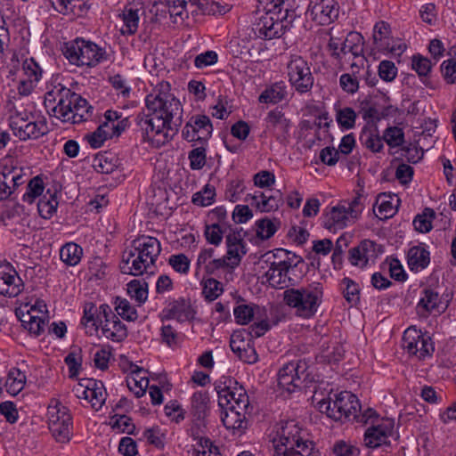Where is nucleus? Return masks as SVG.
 Listing matches in <instances>:
<instances>
[{
  "label": "nucleus",
  "mask_w": 456,
  "mask_h": 456,
  "mask_svg": "<svg viewBox=\"0 0 456 456\" xmlns=\"http://www.w3.org/2000/svg\"><path fill=\"white\" fill-rule=\"evenodd\" d=\"M209 396L207 392H195L191 400V411L197 419H204L209 411Z\"/></svg>",
  "instance_id": "obj_37"
},
{
  "label": "nucleus",
  "mask_w": 456,
  "mask_h": 456,
  "mask_svg": "<svg viewBox=\"0 0 456 456\" xmlns=\"http://www.w3.org/2000/svg\"><path fill=\"white\" fill-rule=\"evenodd\" d=\"M26 384V375L17 368H12L7 374L5 380L6 391L11 395H18L24 388Z\"/></svg>",
  "instance_id": "obj_38"
},
{
  "label": "nucleus",
  "mask_w": 456,
  "mask_h": 456,
  "mask_svg": "<svg viewBox=\"0 0 456 456\" xmlns=\"http://www.w3.org/2000/svg\"><path fill=\"white\" fill-rule=\"evenodd\" d=\"M44 189L43 179L39 175L33 177L27 185V191L22 196V200L32 204L43 193Z\"/></svg>",
  "instance_id": "obj_50"
},
{
  "label": "nucleus",
  "mask_w": 456,
  "mask_h": 456,
  "mask_svg": "<svg viewBox=\"0 0 456 456\" xmlns=\"http://www.w3.org/2000/svg\"><path fill=\"white\" fill-rule=\"evenodd\" d=\"M383 139L391 148L400 147L404 142L403 130L398 126H388L383 132Z\"/></svg>",
  "instance_id": "obj_59"
},
{
  "label": "nucleus",
  "mask_w": 456,
  "mask_h": 456,
  "mask_svg": "<svg viewBox=\"0 0 456 456\" xmlns=\"http://www.w3.org/2000/svg\"><path fill=\"white\" fill-rule=\"evenodd\" d=\"M218 405L220 408H233L238 410H248L249 398L242 387H235L232 389L224 387L217 391Z\"/></svg>",
  "instance_id": "obj_26"
},
{
  "label": "nucleus",
  "mask_w": 456,
  "mask_h": 456,
  "mask_svg": "<svg viewBox=\"0 0 456 456\" xmlns=\"http://www.w3.org/2000/svg\"><path fill=\"white\" fill-rule=\"evenodd\" d=\"M307 364L305 361L290 362L285 364L278 374V385L281 388L289 393H292L296 388L302 386L303 381L307 377L305 371Z\"/></svg>",
  "instance_id": "obj_14"
},
{
  "label": "nucleus",
  "mask_w": 456,
  "mask_h": 456,
  "mask_svg": "<svg viewBox=\"0 0 456 456\" xmlns=\"http://www.w3.org/2000/svg\"><path fill=\"white\" fill-rule=\"evenodd\" d=\"M224 412L222 413L221 419L227 429L233 431H242L246 428V414L248 410H238L233 408H222Z\"/></svg>",
  "instance_id": "obj_31"
},
{
  "label": "nucleus",
  "mask_w": 456,
  "mask_h": 456,
  "mask_svg": "<svg viewBox=\"0 0 456 456\" xmlns=\"http://www.w3.org/2000/svg\"><path fill=\"white\" fill-rule=\"evenodd\" d=\"M360 142L373 153L380 152L383 148V136H380L376 131L363 130L360 135Z\"/></svg>",
  "instance_id": "obj_42"
},
{
  "label": "nucleus",
  "mask_w": 456,
  "mask_h": 456,
  "mask_svg": "<svg viewBox=\"0 0 456 456\" xmlns=\"http://www.w3.org/2000/svg\"><path fill=\"white\" fill-rule=\"evenodd\" d=\"M72 101L70 100L69 113L61 114L59 118L62 123L79 124L91 118L94 108L79 94L72 90Z\"/></svg>",
  "instance_id": "obj_21"
},
{
  "label": "nucleus",
  "mask_w": 456,
  "mask_h": 456,
  "mask_svg": "<svg viewBox=\"0 0 456 456\" xmlns=\"http://www.w3.org/2000/svg\"><path fill=\"white\" fill-rule=\"evenodd\" d=\"M134 93L132 91L128 80L119 74H116V97L126 100V104H132Z\"/></svg>",
  "instance_id": "obj_54"
},
{
  "label": "nucleus",
  "mask_w": 456,
  "mask_h": 456,
  "mask_svg": "<svg viewBox=\"0 0 456 456\" xmlns=\"http://www.w3.org/2000/svg\"><path fill=\"white\" fill-rule=\"evenodd\" d=\"M240 257L236 256H230L228 252L221 258L213 259L207 266V273L214 274L219 269H234L240 264Z\"/></svg>",
  "instance_id": "obj_44"
},
{
  "label": "nucleus",
  "mask_w": 456,
  "mask_h": 456,
  "mask_svg": "<svg viewBox=\"0 0 456 456\" xmlns=\"http://www.w3.org/2000/svg\"><path fill=\"white\" fill-rule=\"evenodd\" d=\"M266 130L271 133L277 141L283 143L286 142L289 137V128L291 122L285 117V114L274 109L267 113L265 118Z\"/></svg>",
  "instance_id": "obj_25"
},
{
  "label": "nucleus",
  "mask_w": 456,
  "mask_h": 456,
  "mask_svg": "<svg viewBox=\"0 0 456 456\" xmlns=\"http://www.w3.org/2000/svg\"><path fill=\"white\" fill-rule=\"evenodd\" d=\"M230 226L224 224H206L204 235L207 241L215 246H219L223 240L224 235L228 232Z\"/></svg>",
  "instance_id": "obj_46"
},
{
  "label": "nucleus",
  "mask_w": 456,
  "mask_h": 456,
  "mask_svg": "<svg viewBox=\"0 0 456 456\" xmlns=\"http://www.w3.org/2000/svg\"><path fill=\"white\" fill-rule=\"evenodd\" d=\"M341 290L350 305H356L360 301L359 285L352 279L346 277L341 281Z\"/></svg>",
  "instance_id": "obj_47"
},
{
  "label": "nucleus",
  "mask_w": 456,
  "mask_h": 456,
  "mask_svg": "<svg viewBox=\"0 0 456 456\" xmlns=\"http://www.w3.org/2000/svg\"><path fill=\"white\" fill-rule=\"evenodd\" d=\"M432 67L433 63L431 61L419 53L414 54L411 58V68L420 77H428L432 70Z\"/></svg>",
  "instance_id": "obj_63"
},
{
  "label": "nucleus",
  "mask_w": 456,
  "mask_h": 456,
  "mask_svg": "<svg viewBox=\"0 0 456 456\" xmlns=\"http://www.w3.org/2000/svg\"><path fill=\"white\" fill-rule=\"evenodd\" d=\"M322 224L330 231L343 229L347 225L351 216L344 205H337L325 211L322 215Z\"/></svg>",
  "instance_id": "obj_28"
},
{
  "label": "nucleus",
  "mask_w": 456,
  "mask_h": 456,
  "mask_svg": "<svg viewBox=\"0 0 456 456\" xmlns=\"http://www.w3.org/2000/svg\"><path fill=\"white\" fill-rule=\"evenodd\" d=\"M55 11L63 14L83 16L88 10L85 0H49Z\"/></svg>",
  "instance_id": "obj_32"
},
{
  "label": "nucleus",
  "mask_w": 456,
  "mask_h": 456,
  "mask_svg": "<svg viewBox=\"0 0 456 456\" xmlns=\"http://www.w3.org/2000/svg\"><path fill=\"white\" fill-rule=\"evenodd\" d=\"M225 242L228 255L232 256H236L241 260L247 254L242 228H232L231 225L230 228H228V232L225 233Z\"/></svg>",
  "instance_id": "obj_29"
},
{
  "label": "nucleus",
  "mask_w": 456,
  "mask_h": 456,
  "mask_svg": "<svg viewBox=\"0 0 456 456\" xmlns=\"http://www.w3.org/2000/svg\"><path fill=\"white\" fill-rule=\"evenodd\" d=\"M83 249L74 242H69L61 247L60 250V258L67 265L75 266L80 260Z\"/></svg>",
  "instance_id": "obj_40"
},
{
  "label": "nucleus",
  "mask_w": 456,
  "mask_h": 456,
  "mask_svg": "<svg viewBox=\"0 0 456 456\" xmlns=\"http://www.w3.org/2000/svg\"><path fill=\"white\" fill-rule=\"evenodd\" d=\"M64 56L71 64L94 67L105 59V52L94 42L77 37L65 44Z\"/></svg>",
  "instance_id": "obj_7"
},
{
  "label": "nucleus",
  "mask_w": 456,
  "mask_h": 456,
  "mask_svg": "<svg viewBox=\"0 0 456 456\" xmlns=\"http://www.w3.org/2000/svg\"><path fill=\"white\" fill-rule=\"evenodd\" d=\"M430 262V254L421 245L411 247L407 255V263L411 271L419 272L426 268Z\"/></svg>",
  "instance_id": "obj_33"
},
{
  "label": "nucleus",
  "mask_w": 456,
  "mask_h": 456,
  "mask_svg": "<svg viewBox=\"0 0 456 456\" xmlns=\"http://www.w3.org/2000/svg\"><path fill=\"white\" fill-rule=\"evenodd\" d=\"M168 7V12L174 18V22H177L178 19L183 20L185 8L187 4L201 11L204 14L225 13V6H222L219 3L209 0H166Z\"/></svg>",
  "instance_id": "obj_12"
},
{
  "label": "nucleus",
  "mask_w": 456,
  "mask_h": 456,
  "mask_svg": "<svg viewBox=\"0 0 456 456\" xmlns=\"http://www.w3.org/2000/svg\"><path fill=\"white\" fill-rule=\"evenodd\" d=\"M118 18L121 20L122 25L119 31L122 35H134L138 29L139 15L138 10L126 6Z\"/></svg>",
  "instance_id": "obj_34"
},
{
  "label": "nucleus",
  "mask_w": 456,
  "mask_h": 456,
  "mask_svg": "<svg viewBox=\"0 0 456 456\" xmlns=\"http://www.w3.org/2000/svg\"><path fill=\"white\" fill-rule=\"evenodd\" d=\"M215 196V187L206 184L201 191L193 194L191 202L197 206L207 207L214 202Z\"/></svg>",
  "instance_id": "obj_60"
},
{
  "label": "nucleus",
  "mask_w": 456,
  "mask_h": 456,
  "mask_svg": "<svg viewBox=\"0 0 456 456\" xmlns=\"http://www.w3.org/2000/svg\"><path fill=\"white\" fill-rule=\"evenodd\" d=\"M21 324L31 335L37 337L45 330V320L39 316L32 315L30 313L23 314Z\"/></svg>",
  "instance_id": "obj_49"
},
{
  "label": "nucleus",
  "mask_w": 456,
  "mask_h": 456,
  "mask_svg": "<svg viewBox=\"0 0 456 456\" xmlns=\"http://www.w3.org/2000/svg\"><path fill=\"white\" fill-rule=\"evenodd\" d=\"M323 295L321 283H312L301 289H288L283 293L287 305L296 309V314L303 318L315 314Z\"/></svg>",
  "instance_id": "obj_5"
},
{
  "label": "nucleus",
  "mask_w": 456,
  "mask_h": 456,
  "mask_svg": "<svg viewBox=\"0 0 456 456\" xmlns=\"http://www.w3.org/2000/svg\"><path fill=\"white\" fill-rule=\"evenodd\" d=\"M24 289V283L10 263L0 264V295L17 297Z\"/></svg>",
  "instance_id": "obj_19"
},
{
  "label": "nucleus",
  "mask_w": 456,
  "mask_h": 456,
  "mask_svg": "<svg viewBox=\"0 0 456 456\" xmlns=\"http://www.w3.org/2000/svg\"><path fill=\"white\" fill-rule=\"evenodd\" d=\"M306 14L317 25L327 26L338 19L339 5L336 0H312Z\"/></svg>",
  "instance_id": "obj_17"
},
{
  "label": "nucleus",
  "mask_w": 456,
  "mask_h": 456,
  "mask_svg": "<svg viewBox=\"0 0 456 456\" xmlns=\"http://www.w3.org/2000/svg\"><path fill=\"white\" fill-rule=\"evenodd\" d=\"M357 114L351 107L339 109L336 112V120L338 126L344 130H350L354 127Z\"/></svg>",
  "instance_id": "obj_51"
},
{
  "label": "nucleus",
  "mask_w": 456,
  "mask_h": 456,
  "mask_svg": "<svg viewBox=\"0 0 456 456\" xmlns=\"http://www.w3.org/2000/svg\"><path fill=\"white\" fill-rule=\"evenodd\" d=\"M194 311L191 308L190 299L179 297L170 301L159 314L161 322L175 319L183 322L193 319Z\"/></svg>",
  "instance_id": "obj_23"
},
{
  "label": "nucleus",
  "mask_w": 456,
  "mask_h": 456,
  "mask_svg": "<svg viewBox=\"0 0 456 456\" xmlns=\"http://www.w3.org/2000/svg\"><path fill=\"white\" fill-rule=\"evenodd\" d=\"M104 118L105 120L101 123L94 132L85 136L88 144L94 149L100 148L106 140L111 138L114 134V118H112L111 110H108L104 113Z\"/></svg>",
  "instance_id": "obj_27"
},
{
  "label": "nucleus",
  "mask_w": 456,
  "mask_h": 456,
  "mask_svg": "<svg viewBox=\"0 0 456 456\" xmlns=\"http://www.w3.org/2000/svg\"><path fill=\"white\" fill-rule=\"evenodd\" d=\"M255 305L241 304L234 307L233 315L238 324L245 325L252 321L255 316V310H259Z\"/></svg>",
  "instance_id": "obj_53"
},
{
  "label": "nucleus",
  "mask_w": 456,
  "mask_h": 456,
  "mask_svg": "<svg viewBox=\"0 0 456 456\" xmlns=\"http://www.w3.org/2000/svg\"><path fill=\"white\" fill-rule=\"evenodd\" d=\"M126 292L141 306L148 298V283L144 280H132L126 284Z\"/></svg>",
  "instance_id": "obj_39"
},
{
  "label": "nucleus",
  "mask_w": 456,
  "mask_h": 456,
  "mask_svg": "<svg viewBox=\"0 0 456 456\" xmlns=\"http://www.w3.org/2000/svg\"><path fill=\"white\" fill-rule=\"evenodd\" d=\"M287 77L290 86L300 94L311 92L314 77L308 61L300 55L291 54L286 64Z\"/></svg>",
  "instance_id": "obj_9"
},
{
  "label": "nucleus",
  "mask_w": 456,
  "mask_h": 456,
  "mask_svg": "<svg viewBox=\"0 0 456 456\" xmlns=\"http://www.w3.org/2000/svg\"><path fill=\"white\" fill-rule=\"evenodd\" d=\"M116 313L127 322H134L138 318L134 306L128 300L119 297H116Z\"/></svg>",
  "instance_id": "obj_56"
},
{
  "label": "nucleus",
  "mask_w": 456,
  "mask_h": 456,
  "mask_svg": "<svg viewBox=\"0 0 456 456\" xmlns=\"http://www.w3.org/2000/svg\"><path fill=\"white\" fill-rule=\"evenodd\" d=\"M82 399L86 400L94 410H100L106 400V390L103 383L87 391V394Z\"/></svg>",
  "instance_id": "obj_58"
},
{
  "label": "nucleus",
  "mask_w": 456,
  "mask_h": 456,
  "mask_svg": "<svg viewBox=\"0 0 456 456\" xmlns=\"http://www.w3.org/2000/svg\"><path fill=\"white\" fill-rule=\"evenodd\" d=\"M223 292V284L219 281L214 278H208L204 281L202 293L206 300L212 302L221 296Z\"/></svg>",
  "instance_id": "obj_57"
},
{
  "label": "nucleus",
  "mask_w": 456,
  "mask_h": 456,
  "mask_svg": "<svg viewBox=\"0 0 456 456\" xmlns=\"http://www.w3.org/2000/svg\"><path fill=\"white\" fill-rule=\"evenodd\" d=\"M48 428L56 441L64 443L70 438L73 421L68 407L52 399L47 407Z\"/></svg>",
  "instance_id": "obj_8"
},
{
  "label": "nucleus",
  "mask_w": 456,
  "mask_h": 456,
  "mask_svg": "<svg viewBox=\"0 0 456 456\" xmlns=\"http://www.w3.org/2000/svg\"><path fill=\"white\" fill-rule=\"evenodd\" d=\"M270 264L265 273L267 282L275 289H284L296 284V279L290 275L293 268L303 263V259L284 249H278L266 260Z\"/></svg>",
  "instance_id": "obj_3"
},
{
  "label": "nucleus",
  "mask_w": 456,
  "mask_h": 456,
  "mask_svg": "<svg viewBox=\"0 0 456 456\" xmlns=\"http://www.w3.org/2000/svg\"><path fill=\"white\" fill-rule=\"evenodd\" d=\"M394 421L382 419L378 425L369 428L364 434V444L369 448H378L389 444V437L393 436Z\"/></svg>",
  "instance_id": "obj_22"
},
{
  "label": "nucleus",
  "mask_w": 456,
  "mask_h": 456,
  "mask_svg": "<svg viewBox=\"0 0 456 456\" xmlns=\"http://www.w3.org/2000/svg\"><path fill=\"white\" fill-rule=\"evenodd\" d=\"M146 373L147 370L143 369V371L136 370L126 378V387L137 398L142 396L149 387V378Z\"/></svg>",
  "instance_id": "obj_35"
},
{
  "label": "nucleus",
  "mask_w": 456,
  "mask_h": 456,
  "mask_svg": "<svg viewBox=\"0 0 456 456\" xmlns=\"http://www.w3.org/2000/svg\"><path fill=\"white\" fill-rule=\"evenodd\" d=\"M321 412L335 421L354 420L361 411V404L355 395L348 391L340 393L330 392L328 398L317 403Z\"/></svg>",
  "instance_id": "obj_4"
},
{
  "label": "nucleus",
  "mask_w": 456,
  "mask_h": 456,
  "mask_svg": "<svg viewBox=\"0 0 456 456\" xmlns=\"http://www.w3.org/2000/svg\"><path fill=\"white\" fill-rule=\"evenodd\" d=\"M59 200L57 192L53 193L47 190L46 193L39 200L37 210L41 217L50 219L57 211Z\"/></svg>",
  "instance_id": "obj_36"
},
{
  "label": "nucleus",
  "mask_w": 456,
  "mask_h": 456,
  "mask_svg": "<svg viewBox=\"0 0 456 456\" xmlns=\"http://www.w3.org/2000/svg\"><path fill=\"white\" fill-rule=\"evenodd\" d=\"M313 450V444H297V447L276 448L273 456H309Z\"/></svg>",
  "instance_id": "obj_61"
},
{
  "label": "nucleus",
  "mask_w": 456,
  "mask_h": 456,
  "mask_svg": "<svg viewBox=\"0 0 456 456\" xmlns=\"http://www.w3.org/2000/svg\"><path fill=\"white\" fill-rule=\"evenodd\" d=\"M280 225L281 221L279 219L262 218L256 223V235L262 240H268L274 235Z\"/></svg>",
  "instance_id": "obj_43"
},
{
  "label": "nucleus",
  "mask_w": 456,
  "mask_h": 456,
  "mask_svg": "<svg viewBox=\"0 0 456 456\" xmlns=\"http://www.w3.org/2000/svg\"><path fill=\"white\" fill-rule=\"evenodd\" d=\"M252 31L258 38L271 40L281 37L285 32V28L282 21L265 13L253 24Z\"/></svg>",
  "instance_id": "obj_24"
},
{
  "label": "nucleus",
  "mask_w": 456,
  "mask_h": 456,
  "mask_svg": "<svg viewBox=\"0 0 456 456\" xmlns=\"http://www.w3.org/2000/svg\"><path fill=\"white\" fill-rule=\"evenodd\" d=\"M288 87L284 81L267 86L260 94L258 102L266 104H277L287 98Z\"/></svg>",
  "instance_id": "obj_30"
},
{
  "label": "nucleus",
  "mask_w": 456,
  "mask_h": 456,
  "mask_svg": "<svg viewBox=\"0 0 456 456\" xmlns=\"http://www.w3.org/2000/svg\"><path fill=\"white\" fill-rule=\"evenodd\" d=\"M403 346L411 354L423 359L434 352V346L429 336L423 334L415 327L408 328L403 336Z\"/></svg>",
  "instance_id": "obj_15"
},
{
  "label": "nucleus",
  "mask_w": 456,
  "mask_h": 456,
  "mask_svg": "<svg viewBox=\"0 0 456 456\" xmlns=\"http://www.w3.org/2000/svg\"><path fill=\"white\" fill-rule=\"evenodd\" d=\"M213 133V125L207 115H193L182 130V136L187 142L206 143Z\"/></svg>",
  "instance_id": "obj_16"
},
{
  "label": "nucleus",
  "mask_w": 456,
  "mask_h": 456,
  "mask_svg": "<svg viewBox=\"0 0 456 456\" xmlns=\"http://www.w3.org/2000/svg\"><path fill=\"white\" fill-rule=\"evenodd\" d=\"M245 200L249 202L252 207H255L260 212L275 211L278 208L274 206L273 200H270L267 193L263 191H255L254 194H248Z\"/></svg>",
  "instance_id": "obj_41"
},
{
  "label": "nucleus",
  "mask_w": 456,
  "mask_h": 456,
  "mask_svg": "<svg viewBox=\"0 0 456 456\" xmlns=\"http://www.w3.org/2000/svg\"><path fill=\"white\" fill-rule=\"evenodd\" d=\"M94 167L98 173L110 175L114 171V156L111 151H102L94 159Z\"/></svg>",
  "instance_id": "obj_45"
},
{
  "label": "nucleus",
  "mask_w": 456,
  "mask_h": 456,
  "mask_svg": "<svg viewBox=\"0 0 456 456\" xmlns=\"http://www.w3.org/2000/svg\"><path fill=\"white\" fill-rule=\"evenodd\" d=\"M25 183L23 169L13 164L12 159L0 163V201L13 200L20 185Z\"/></svg>",
  "instance_id": "obj_11"
},
{
  "label": "nucleus",
  "mask_w": 456,
  "mask_h": 456,
  "mask_svg": "<svg viewBox=\"0 0 456 456\" xmlns=\"http://www.w3.org/2000/svg\"><path fill=\"white\" fill-rule=\"evenodd\" d=\"M160 252L161 244L157 238L142 236L123 250L118 268L121 273L133 276L153 273Z\"/></svg>",
  "instance_id": "obj_2"
},
{
  "label": "nucleus",
  "mask_w": 456,
  "mask_h": 456,
  "mask_svg": "<svg viewBox=\"0 0 456 456\" xmlns=\"http://www.w3.org/2000/svg\"><path fill=\"white\" fill-rule=\"evenodd\" d=\"M303 429L299 427L298 423L290 419L283 423L281 428L277 431L276 436L273 438V446L274 451L276 448H289L297 447V444H313L305 439L303 436Z\"/></svg>",
  "instance_id": "obj_18"
},
{
  "label": "nucleus",
  "mask_w": 456,
  "mask_h": 456,
  "mask_svg": "<svg viewBox=\"0 0 456 456\" xmlns=\"http://www.w3.org/2000/svg\"><path fill=\"white\" fill-rule=\"evenodd\" d=\"M64 362L69 368V377L70 379L77 378L82 367L81 348H72L65 357Z\"/></svg>",
  "instance_id": "obj_52"
},
{
  "label": "nucleus",
  "mask_w": 456,
  "mask_h": 456,
  "mask_svg": "<svg viewBox=\"0 0 456 456\" xmlns=\"http://www.w3.org/2000/svg\"><path fill=\"white\" fill-rule=\"evenodd\" d=\"M111 308L106 304L99 307V313L96 305L91 302L84 305L83 316L80 324H86L92 322H100L101 332L104 338L112 339L114 338V322H110Z\"/></svg>",
  "instance_id": "obj_13"
},
{
  "label": "nucleus",
  "mask_w": 456,
  "mask_h": 456,
  "mask_svg": "<svg viewBox=\"0 0 456 456\" xmlns=\"http://www.w3.org/2000/svg\"><path fill=\"white\" fill-rule=\"evenodd\" d=\"M9 126L13 134L21 141L38 139L48 133L45 119L33 121L27 111H15L10 116Z\"/></svg>",
  "instance_id": "obj_10"
},
{
  "label": "nucleus",
  "mask_w": 456,
  "mask_h": 456,
  "mask_svg": "<svg viewBox=\"0 0 456 456\" xmlns=\"http://www.w3.org/2000/svg\"><path fill=\"white\" fill-rule=\"evenodd\" d=\"M383 251L381 247L370 240H363L356 247L349 250L348 260L351 265L360 267L366 266L374 261Z\"/></svg>",
  "instance_id": "obj_20"
},
{
  "label": "nucleus",
  "mask_w": 456,
  "mask_h": 456,
  "mask_svg": "<svg viewBox=\"0 0 456 456\" xmlns=\"http://www.w3.org/2000/svg\"><path fill=\"white\" fill-rule=\"evenodd\" d=\"M436 217V212L430 208H426L422 214H419L413 220V225L416 231L419 232H428L432 229V221Z\"/></svg>",
  "instance_id": "obj_48"
},
{
  "label": "nucleus",
  "mask_w": 456,
  "mask_h": 456,
  "mask_svg": "<svg viewBox=\"0 0 456 456\" xmlns=\"http://www.w3.org/2000/svg\"><path fill=\"white\" fill-rule=\"evenodd\" d=\"M44 105L51 117L59 119L62 115L69 113L72 90L65 84V77L61 74L53 75L46 84Z\"/></svg>",
  "instance_id": "obj_6"
},
{
  "label": "nucleus",
  "mask_w": 456,
  "mask_h": 456,
  "mask_svg": "<svg viewBox=\"0 0 456 456\" xmlns=\"http://www.w3.org/2000/svg\"><path fill=\"white\" fill-rule=\"evenodd\" d=\"M440 303V296L437 292L432 289H425L418 306L422 307L427 312H432L433 310H439Z\"/></svg>",
  "instance_id": "obj_55"
},
{
  "label": "nucleus",
  "mask_w": 456,
  "mask_h": 456,
  "mask_svg": "<svg viewBox=\"0 0 456 456\" xmlns=\"http://www.w3.org/2000/svg\"><path fill=\"white\" fill-rule=\"evenodd\" d=\"M22 70L27 79L38 82L43 74V70L34 58H27L23 61Z\"/></svg>",
  "instance_id": "obj_64"
},
{
  "label": "nucleus",
  "mask_w": 456,
  "mask_h": 456,
  "mask_svg": "<svg viewBox=\"0 0 456 456\" xmlns=\"http://www.w3.org/2000/svg\"><path fill=\"white\" fill-rule=\"evenodd\" d=\"M390 110H393V106H388L380 111L375 106L370 105L368 102H362L361 113L362 118L365 120L371 119L379 121L388 116Z\"/></svg>",
  "instance_id": "obj_62"
},
{
  "label": "nucleus",
  "mask_w": 456,
  "mask_h": 456,
  "mask_svg": "<svg viewBox=\"0 0 456 456\" xmlns=\"http://www.w3.org/2000/svg\"><path fill=\"white\" fill-rule=\"evenodd\" d=\"M147 114L138 115L144 141L159 148L167 143L178 133L183 124V106L171 94L167 81L159 82L145 98Z\"/></svg>",
  "instance_id": "obj_1"
}]
</instances>
